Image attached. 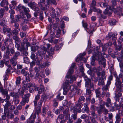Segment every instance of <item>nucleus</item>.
<instances>
[{
    "label": "nucleus",
    "instance_id": "f257e3e1",
    "mask_svg": "<svg viewBox=\"0 0 123 123\" xmlns=\"http://www.w3.org/2000/svg\"><path fill=\"white\" fill-rule=\"evenodd\" d=\"M76 79V77L73 76H71L70 78H68L65 81V82L63 84V88L64 90L63 94L64 95L67 94V92L69 88L72 91L74 89V87L73 86H69V83H72L74 81H75Z\"/></svg>",
    "mask_w": 123,
    "mask_h": 123
},
{
    "label": "nucleus",
    "instance_id": "f03ea898",
    "mask_svg": "<svg viewBox=\"0 0 123 123\" xmlns=\"http://www.w3.org/2000/svg\"><path fill=\"white\" fill-rule=\"evenodd\" d=\"M40 97V95L39 94H37L35 97L34 100L33 101L34 105L36 109L35 112L38 115L41 112V108L42 106L41 105L40 106L37 104V101L39 99Z\"/></svg>",
    "mask_w": 123,
    "mask_h": 123
},
{
    "label": "nucleus",
    "instance_id": "7ed1b4c3",
    "mask_svg": "<svg viewBox=\"0 0 123 123\" xmlns=\"http://www.w3.org/2000/svg\"><path fill=\"white\" fill-rule=\"evenodd\" d=\"M97 74L98 77L99 78L98 85H103L104 84V80L106 79V75L105 74V73L103 72L101 73L99 72H97Z\"/></svg>",
    "mask_w": 123,
    "mask_h": 123
},
{
    "label": "nucleus",
    "instance_id": "20e7f679",
    "mask_svg": "<svg viewBox=\"0 0 123 123\" xmlns=\"http://www.w3.org/2000/svg\"><path fill=\"white\" fill-rule=\"evenodd\" d=\"M22 85L23 86L25 87V88L26 87H28L30 88L31 87L34 88V89H37V90H38V89L39 88L36 86L35 84L33 83H29L27 84L26 82H23L22 83Z\"/></svg>",
    "mask_w": 123,
    "mask_h": 123
},
{
    "label": "nucleus",
    "instance_id": "39448f33",
    "mask_svg": "<svg viewBox=\"0 0 123 123\" xmlns=\"http://www.w3.org/2000/svg\"><path fill=\"white\" fill-rule=\"evenodd\" d=\"M40 48L43 51L38 50L37 53V55L41 57L40 59L41 60L43 57V55L44 54V51L46 50V48L43 45L41 46Z\"/></svg>",
    "mask_w": 123,
    "mask_h": 123
},
{
    "label": "nucleus",
    "instance_id": "423d86ee",
    "mask_svg": "<svg viewBox=\"0 0 123 123\" xmlns=\"http://www.w3.org/2000/svg\"><path fill=\"white\" fill-rule=\"evenodd\" d=\"M115 77L116 78L115 85L117 86V88L120 91H122L121 89L122 82L120 79L118 78L117 75H116H116H115Z\"/></svg>",
    "mask_w": 123,
    "mask_h": 123
},
{
    "label": "nucleus",
    "instance_id": "0eeeda50",
    "mask_svg": "<svg viewBox=\"0 0 123 123\" xmlns=\"http://www.w3.org/2000/svg\"><path fill=\"white\" fill-rule=\"evenodd\" d=\"M75 63H73L72 64L71 67L68 72V74L66 76L67 79H68V78H70L72 76H73H73H70V75L74 71L73 68L75 67Z\"/></svg>",
    "mask_w": 123,
    "mask_h": 123
},
{
    "label": "nucleus",
    "instance_id": "6e6552de",
    "mask_svg": "<svg viewBox=\"0 0 123 123\" xmlns=\"http://www.w3.org/2000/svg\"><path fill=\"white\" fill-rule=\"evenodd\" d=\"M16 35L15 36H13V39L15 40V42L16 43L15 47L17 49L19 48L20 45V42L19 40L18 37Z\"/></svg>",
    "mask_w": 123,
    "mask_h": 123
},
{
    "label": "nucleus",
    "instance_id": "1a4fd4ad",
    "mask_svg": "<svg viewBox=\"0 0 123 123\" xmlns=\"http://www.w3.org/2000/svg\"><path fill=\"white\" fill-rule=\"evenodd\" d=\"M102 55L101 57V58L99 56L98 57V61L99 64H101L103 65L104 68L105 67L106 65L105 63L106 60L103 57Z\"/></svg>",
    "mask_w": 123,
    "mask_h": 123
},
{
    "label": "nucleus",
    "instance_id": "9d476101",
    "mask_svg": "<svg viewBox=\"0 0 123 123\" xmlns=\"http://www.w3.org/2000/svg\"><path fill=\"white\" fill-rule=\"evenodd\" d=\"M47 98V95L45 94L42 95L41 97V99L39 101L38 103V105L40 106L42 105L43 101L44 100H46Z\"/></svg>",
    "mask_w": 123,
    "mask_h": 123
},
{
    "label": "nucleus",
    "instance_id": "9b49d317",
    "mask_svg": "<svg viewBox=\"0 0 123 123\" xmlns=\"http://www.w3.org/2000/svg\"><path fill=\"white\" fill-rule=\"evenodd\" d=\"M14 26L15 28L14 30L13 31V33L15 35H17L20 31V29L19 28V25L18 23H15Z\"/></svg>",
    "mask_w": 123,
    "mask_h": 123
},
{
    "label": "nucleus",
    "instance_id": "f8f14e48",
    "mask_svg": "<svg viewBox=\"0 0 123 123\" xmlns=\"http://www.w3.org/2000/svg\"><path fill=\"white\" fill-rule=\"evenodd\" d=\"M31 95L30 93H28L24 95V97H22L23 100L26 103H28L29 101V97Z\"/></svg>",
    "mask_w": 123,
    "mask_h": 123
},
{
    "label": "nucleus",
    "instance_id": "ddd939ff",
    "mask_svg": "<svg viewBox=\"0 0 123 123\" xmlns=\"http://www.w3.org/2000/svg\"><path fill=\"white\" fill-rule=\"evenodd\" d=\"M105 105V103L102 101H101L100 104V106L99 107V109L98 110V113H100L103 111V109L102 108L104 107V106Z\"/></svg>",
    "mask_w": 123,
    "mask_h": 123
},
{
    "label": "nucleus",
    "instance_id": "4468645a",
    "mask_svg": "<svg viewBox=\"0 0 123 123\" xmlns=\"http://www.w3.org/2000/svg\"><path fill=\"white\" fill-rule=\"evenodd\" d=\"M85 86L86 87L90 89L91 88H93L94 87V85L93 83H92L91 82L90 80H89V81L86 82Z\"/></svg>",
    "mask_w": 123,
    "mask_h": 123
},
{
    "label": "nucleus",
    "instance_id": "2eb2a0df",
    "mask_svg": "<svg viewBox=\"0 0 123 123\" xmlns=\"http://www.w3.org/2000/svg\"><path fill=\"white\" fill-rule=\"evenodd\" d=\"M9 42L10 44H11L12 45L13 42L12 39V38L9 39L8 38H7L5 39L3 45L6 46L8 44Z\"/></svg>",
    "mask_w": 123,
    "mask_h": 123
},
{
    "label": "nucleus",
    "instance_id": "dca6fc26",
    "mask_svg": "<svg viewBox=\"0 0 123 123\" xmlns=\"http://www.w3.org/2000/svg\"><path fill=\"white\" fill-rule=\"evenodd\" d=\"M96 107L94 105L91 106L90 110L92 111L91 114L93 116H96L97 115L95 114V111L96 109Z\"/></svg>",
    "mask_w": 123,
    "mask_h": 123
},
{
    "label": "nucleus",
    "instance_id": "f3484780",
    "mask_svg": "<svg viewBox=\"0 0 123 123\" xmlns=\"http://www.w3.org/2000/svg\"><path fill=\"white\" fill-rule=\"evenodd\" d=\"M18 59L13 57L10 60V62L12 64L13 66H15L16 65L17 62H16Z\"/></svg>",
    "mask_w": 123,
    "mask_h": 123
},
{
    "label": "nucleus",
    "instance_id": "a211bd4d",
    "mask_svg": "<svg viewBox=\"0 0 123 123\" xmlns=\"http://www.w3.org/2000/svg\"><path fill=\"white\" fill-rule=\"evenodd\" d=\"M29 6L33 10L34 9L35 7L37 6L36 3L34 2H31L28 3Z\"/></svg>",
    "mask_w": 123,
    "mask_h": 123
},
{
    "label": "nucleus",
    "instance_id": "6ab92c4d",
    "mask_svg": "<svg viewBox=\"0 0 123 123\" xmlns=\"http://www.w3.org/2000/svg\"><path fill=\"white\" fill-rule=\"evenodd\" d=\"M24 7L21 5H19L16 7V9L18 11H19L20 13H22L23 11Z\"/></svg>",
    "mask_w": 123,
    "mask_h": 123
},
{
    "label": "nucleus",
    "instance_id": "aec40b11",
    "mask_svg": "<svg viewBox=\"0 0 123 123\" xmlns=\"http://www.w3.org/2000/svg\"><path fill=\"white\" fill-rule=\"evenodd\" d=\"M45 0H40V2L38 4V6L41 7V9L44 10V8L43 7V4H44V2Z\"/></svg>",
    "mask_w": 123,
    "mask_h": 123
},
{
    "label": "nucleus",
    "instance_id": "412c9836",
    "mask_svg": "<svg viewBox=\"0 0 123 123\" xmlns=\"http://www.w3.org/2000/svg\"><path fill=\"white\" fill-rule=\"evenodd\" d=\"M6 47L7 48V50H6V53L7 56H5L4 57V59H9V57L8 56L10 54V51H9V46H7Z\"/></svg>",
    "mask_w": 123,
    "mask_h": 123
},
{
    "label": "nucleus",
    "instance_id": "4be33fe9",
    "mask_svg": "<svg viewBox=\"0 0 123 123\" xmlns=\"http://www.w3.org/2000/svg\"><path fill=\"white\" fill-rule=\"evenodd\" d=\"M8 4V2L6 0H3L0 3V6L2 7H4L6 5L7 6Z\"/></svg>",
    "mask_w": 123,
    "mask_h": 123
},
{
    "label": "nucleus",
    "instance_id": "5701e85b",
    "mask_svg": "<svg viewBox=\"0 0 123 123\" xmlns=\"http://www.w3.org/2000/svg\"><path fill=\"white\" fill-rule=\"evenodd\" d=\"M102 90L103 91V92H102V95L104 97L105 95V92L107 91L108 90V86H104L102 88Z\"/></svg>",
    "mask_w": 123,
    "mask_h": 123
},
{
    "label": "nucleus",
    "instance_id": "b1692460",
    "mask_svg": "<svg viewBox=\"0 0 123 123\" xmlns=\"http://www.w3.org/2000/svg\"><path fill=\"white\" fill-rule=\"evenodd\" d=\"M86 55L85 53H84L83 54H81L80 55L79 57H78L76 59V62H78L79 60H82V58L83 57L84 55Z\"/></svg>",
    "mask_w": 123,
    "mask_h": 123
},
{
    "label": "nucleus",
    "instance_id": "393cba45",
    "mask_svg": "<svg viewBox=\"0 0 123 123\" xmlns=\"http://www.w3.org/2000/svg\"><path fill=\"white\" fill-rule=\"evenodd\" d=\"M118 60L119 61H120V67L121 68H123V55L122 56L121 59H118Z\"/></svg>",
    "mask_w": 123,
    "mask_h": 123
},
{
    "label": "nucleus",
    "instance_id": "a878e982",
    "mask_svg": "<svg viewBox=\"0 0 123 123\" xmlns=\"http://www.w3.org/2000/svg\"><path fill=\"white\" fill-rule=\"evenodd\" d=\"M96 1L94 0H93L91 4L90 5L91 9L92 10L94 8H95V6H96Z\"/></svg>",
    "mask_w": 123,
    "mask_h": 123
},
{
    "label": "nucleus",
    "instance_id": "bb28decb",
    "mask_svg": "<svg viewBox=\"0 0 123 123\" xmlns=\"http://www.w3.org/2000/svg\"><path fill=\"white\" fill-rule=\"evenodd\" d=\"M51 3L53 4L56 5L57 3L55 0H48L47 1V3L48 5H49Z\"/></svg>",
    "mask_w": 123,
    "mask_h": 123
},
{
    "label": "nucleus",
    "instance_id": "cd10ccee",
    "mask_svg": "<svg viewBox=\"0 0 123 123\" xmlns=\"http://www.w3.org/2000/svg\"><path fill=\"white\" fill-rule=\"evenodd\" d=\"M6 20L5 18H3L1 19V22L0 23V25L1 26L4 27L6 23Z\"/></svg>",
    "mask_w": 123,
    "mask_h": 123
},
{
    "label": "nucleus",
    "instance_id": "c85d7f7f",
    "mask_svg": "<svg viewBox=\"0 0 123 123\" xmlns=\"http://www.w3.org/2000/svg\"><path fill=\"white\" fill-rule=\"evenodd\" d=\"M111 103V99L109 98H108L107 100V102L105 103V104L108 107H110L109 105H110Z\"/></svg>",
    "mask_w": 123,
    "mask_h": 123
},
{
    "label": "nucleus",
    "instance_id": "c756f323",
    "mask_svg": "<svg viewBox=\"0 0 123 123\" xmlns=\"http://www.w3.org/2000/svg\"><path fill=\"white\" fill-rule=\"evenodd\" d=\"M47 111V108L45 107H43L42 111V115L43 116H44L45 115Z\"/></svg>",
    "mask_w": 123,
    "mask_h": 123
},
{
    "label": "nucleus",
    "instance_id": "7c9ffc66",
    "mask_svg": "<svg viewBox=\"0 0 123 123\" xmlns=\"http://www.w3.org/2000/svg\"><path fill=\"white\" fill-rule=\"evenodd\" d=\"M12 31L10 29H7V32L6 34L7 36L9 37H11L12 35Z\"/></svg>",
    "mask_w": 123,
    "mask_h": 123
},
{
    "label": "nucleus",
    "instance_id": "2f4dec72",
    "mask_svg": "<svg viewBox=\"0 0 123 123\" xmlns=\"http://www.w3.org/2000/svg\"><path fill=\"white\" fill-rule=\"evenodd\" d=\"M38 48L39 47L38 46H33L31 47V50L33 52H35Z\"/></svg>",
    "mask_w": 123,
    "mask_h": 123
},
{
    "label": "nucleus",
    "instance_id": "473e14b6",
    "mask_svg": "<svg viewBox=\"0 0 123 123\" xmlns=\"http://www.w3.org/2000/svg\"><path fill=\"white\" fill-rule=\"evenodd\" d=\"M93 11L97 12L99 14H101L102 13V11L99 9H96L95 7L92 9Z\"/></svg>",
    "mask_w": 123,
    "mask_h": 123
},
{
    "label": "nucleus",
    "instance_id": "72a5a7b5",
    "mask_svg": "<svg viewBox=\"0 0 123 123\" xmlns=\"http://www.w3.org/2000/svg\"><path fill=\"white\" fill-rule=\"evenodd\" d=\"M95 91L97 97L99 98L100 97V89L98 88V89H96Z\"/></svg>",
    "mask_w": 123,
    "mask_h": 123
},
{
    "label": "nucleus",
    "instance_id": "f704fd0d",
    "mask_svg": "<svg viewBox=\"0 0 123 123\" xmlns=\"http://www.w3.org/2000/svg\"><path fill=\"white\" fill-rule=\"evenodd\" d=\"M71 118L74 120H75L77 119V113H75L72 114L71 116Z\"/></svg>",
    "mask_w": 123,
    "mask_h": 123
},
{
    "label": "nucleus",
    "instance_id": "c9c22d12",
    "mask_svg": "<svg viewBox=\"0 0 123 123\" xmlns=\"http://www.w3.org/2000/svg\"><path fill=\"white\" fill-rule=\"evenodd\" d=\"M21 80V78L20 76L18 77L16 79V83L17 85L19 84L20 83V81Z\"/></svg>",
    "mask_w": 123,
    "mask_h": 123
},
{
    "label": "nucleus",
    "instance_id": "e433bc0d",
    "mask_svg": "<svg viewBox=\"0 0 123 123\" xmlns=\"http://www.w3.org/2000/svg\"><path fill=\"white\" fill-rule=\"evenodd\" d=\"M82 24L83 26L85 28L86 30L87 31V30L88 29L87 27L88 26V25L86 23H84V21L83 20L82 21Z\"/></svg>",
    "mask_w": 123,
    "mask_h": 123
},
{
    "label": "nucleus",
    "instance_id": "4c0bfd02",
    "mask_svg": "<svg viewBox=\"0 0 123 123\" xmlns=\"http://www.w3.org/2000/svg\"><path fill=\"white\" fill-rule=\"evenodd\" d=\"M82 75L85 79V80L86 81V82L89 81V80H90L87 78V76L85 75L84 73L82 74Z\"/></svg>",
    "mask_w": 123,
    "mask_h": 123
},
{
    "label": "nucleus",
    "instance_id": "58836bf2",
    "mask_svg": "<svg viewBox=\"0 0 123 123\" xmlns=\"http://www.w3.org/2000/svg\"><path fill=\"white\" fill-rule=\"evenodd\" d=\"M40 88H41V91H38V93L39 94L41 93V92H44V88L43 86L41 84L40 85ZM39 89V88L38 89V90Z\"/></svg>",
    "mask_w": 123,
    "mask_h": 123
},
{
    "label": "nucleus",
    "instance_id": "ea45409f",
    "mask_svg": "<svg viewBox=\"0 0 123 123\" xmlns=\"http://www.w3.org/2000/svg\"><path fill=\"white\" fill-rule=\"evenodd\" d=\"M82 112L83 113L86 112L87 113H88L89 112V108L85 107L83 108L82 109Z\"/></svg>",
    "mask_w": 123,
    "mask_h": 123
},
{
    "label": "nucleus",
    "instance_id": "a19ab883",
    "mask_svg": "<svg viewBox=\"0 0 123 123\" xmlns=\"http://www.w3.org/2000/svg\"><path fill=\"white\" fill-rule=\"evenodd\" d=\"M78 65H79V66H80V71L82 73H84V68H83V67H82V63H81V64H80V65H79V64H78Z\"/></svg>",
    "mask_w": 123,
    "mask_h": 123
},
{
    "label": "nucleus",
    "instance_id": "79ce46f5",
    "mask_svg": "<svg viewBox=\"0 0 123 123\" xmlns=\"http://www.w3.org/2000/svg\"><path fill=\"white\" fill-rule=\"evenodd\" d=\"M25 88L24 86L22 87L21 91L19 92L20 95L21 96H22L23 95L25 92Z\"/></svg>",
    "mask_w": 123,
    "mask_h": 123
},
{
    "label": "nucleus",
    "instance_id": "37998d69",
    "mask_svg": "<svg viewBox=\"0 0 123 123\" xmlns=\"http://www.w3.org/2000/svg\"><path fill=\"white\" fill-rule=\"evenodd\" d=\"M20 55V52H16L14 53V54L13 55V57L15 58H16L17 59H18V56H19Z\"/></svg>",
    "mask_w": 123,
    "mask_h": 123
},
{
    "label": "nucleus",
    "instance_id": "c03bdc74",
    "mask_svg": "<svg viewBox=\"0 0 123 123\" xmlns=\"http://www.w3.org/2000/svg\"><path fill=\"white\" fill-rule=\"evenodd\" d=\"M5 61H6L5 59H4L0 61V67L2 68L4 66V64Z\"/></svg>",
    "mask_w": 123,
    "mask_h": 123
},
{
    "label": "nucleus",
    "instance_id": "a18cd8bd",
    "mask_svg": "<svg viewBox=\"0 0 123 123\" xmlns=\"http://www.w3.org/2000/svg\"><path fill=\"white\" fill-rule=\"evenodd\" d=\"M15 18L16 21L18 22L19 21H20V20L21 18V16L20 15H17L15 16Z\"/></svg>",
    "mask_w": 123,
    "mask_h": 123
},
{
    "label": "nucleus",
    "instance_id": "49530a36",
    "mask_svg": "<svg viewBox=\"0 0 123 123\" xmlns=\"http://www.w3.org/2000/svg\"><path fill=\"white\" fill-rule=\"evenodd\" d=\"M102 108L103 109V112L105 114H107L108 112V110L106 109L104 106V107H102Z\"/></svg>",
    "mask_w": 123,
    "mask_h": 123
},
{
    "label": "nucleus",
    "instance_id": "de8ad7c7",
    "mask_svg": "<svg viewBox=\"0 0 123 123\" xmlns=\"http://www.w3.org/2000/svg\"><path fill=\"white\" fill-rule=\"evenodd\" d=\"M8 66V68L7 69L6 72V73L7 74L9 73L11 70L12 69V68L11 65H9Z\"/></svg>",
    "mask_w": 123,
    "mask_h": 123
},
{
    "label": "nucleus",
    "instance_id": "09e8293b",
    "mask_svg": "<svg viewBox=\"0 0 123 123\" xmlns=\"http://www.w3.org/2000/svg\"><path fill=\"white\" fill-rule=\"evenodd\" d=\"M82 104L80 102H79L78 101V103L77 104L76 106L78 108H81L82 106Z\"/></svg>",
    "mask_w": 123,
    "mask_h": 123
},
{
    "label": "nucleus",
    "instance_id": "8fccbe9b",
    "mask_svg": "<svg viewBox=\"0 0 123 123\" xmlns=\"http://www.w3.org/2000/svg\"><path fill=\"white\" fill-rule=\"evenodd\" d=\"M116 20L115 19H112L110 22L109 23L111 25H114L115 24Z\"/></svg>",
    "mask_w": 123,
    "mask_h": 123
},
{
    "label": "nucleus",
    "instance_id": "3c124183",
    "mask_svg": "<svg viewBox=\"0 0 123 123\" xmlns=\"http://www.w3.org/2000/svg\"><path fill=\"white\" fill-rule=\"evenodd\" d=\"M5 96H6V98L5 99V101L8 103L9 102L8 100L10 98V96L8 94Z\"/></svg>",
    "mask_w": 123,
    "mask_h": 123
},
{
    "label": "nucleus",
    "instance_id": "603ef678",
    "mask_svg": "<svg viewBox=\"0 0 123 123\" xmlns=\"http://www.w3.org/2000/svg\"><path fill=\"white\" fill-rule=\"evenodd\" d=\"M1 93L2 95H6L8 94V91L6 90H4L1 92Z\"/></svg>",
    "mask_w": 123,
    "mask_h": 123
},
{
    "label": "nucleus",
    "instance_id": "864d4df0",
    "mask_svg": "<svg viewBox=\"0 0 123 123\" xmlns=\"http://www.w3.org/2000/svg\"><path fill=\"white\" fill-rule=\"evenodd\" d=\"M20 35L21 37H26L27 36V35L26 33H24L22 32H20Z\"/></svg>",
    "mask_w": 123,
    "mask_h": 123
},
{
    "label": "nucleus",
    "instance_id": "5fc2aeb1",
    "mask_svg": "<svg viewBox=\"0 0 123 123\" xmlns=\"http://www.w3.org/2000/svg\"><path fill=\"white\" fill-rule=\"evenodd\" d=\"M116 120L120 121L121 120V118L120 117V116L119 114H117L116 116Z\"/></svg>",
    "mask_w": 123,
    "mask_h": 123
},
{
    "label": "nucleus",
    "instance_id": "6e6d98bb",
    "mask_svg": "<svg viewBox=\"0 0 123 123\" xmlns=\"http://www.w3.org/2000/svg\"><path fill=\"white\" fill-rule=\"evenodd\" d=\"M85 99V98L83 96H81L80 97L78 101L81 102V101H84Z\"/></svg>",
    "mask_w": 123,
    "mask_h": 123
},
{
    "label": "nucleus",
    "instance_id": "4d7b16f0",
    "mask_svg": "<svg viewBox=\"0 0 123 123\" xmlns=\"http://www.w3.org/2000/svg\"><path fill=\"white\" fill-rule=\"evenodd\" d=\"M23 11L26 13L29 12H30L29 9L28 8H26L24 7Z\"/></svg>",
    "mask_w": 123,
    "mask_h": 123
},
{
    "label": "nucleus",
    "instance_id": "13d9d810",
    "mask_svg": "<svg viewBox=\"0 0 123 123\" xmlns=\"http://www.w3.org/2000/svg\"><path fill=\"white\" fill-rule=\"evenodd\" d=\"M113 117V115L112 113H108V118L111 120H112Z\"/></svg>",
    "mask_w": 123,
    "mask_h": 123
},
{
    "label": "nucleus",
    "instance_id": "bf43d9fd",
    "mask_svg": "<svg viewBox=\"0 0 123 123\" xmlns=\"http://www.w3.org/2000/svg\"><path fill=\"white\" fill-rule=\"evenodd\" d=\"M53 102V106H54L55 107H56L58 105V103L55 100H54Z\"/></svg>",
    "mask_w": 123,
    "mask_h": 123
},
{
    "label": "nucleus",
    "instance_id": "052dcab7",
    "mask_svg": "<svg viewBox=\"0 0 123 123\" xmlns=\"http://www.w3.org/2000/svg\"><path fill=\"white\" fill-rule=\"evenodd\" d=\"M86 93L88 95H90L91 93V91L90 89L87 88L86 89Z\"/></svg>",
    "mask_w": 123,
    "mask_h": 123
},
{
    "label": "nucleus",
    "instance_id": "680f3d73",
    "mask_svg": "<svg viewBox=\"0 0 123 123\" xmlns=\"http://www.w3.org/2000/svg\"><path fill=\"white\" fill-rule=\"evenodd\" d=\"M19 120V118L17 117H15L14 118L13 120L15 123H17Z\"/></svg>",
    "mask_w": 123,
    "mask_h": 123
},
{
    "label": "nucleus",
    "instance_id": "e2e57ef3",
    "mask_svg": "<svg viewBox=\"0 0 123 123\" xmlns=\"http://www.w3.org/2000/svg\"><path fill=\"white\" fill-rule=\"evenodd\" d=\"M19 100L18 99H16L14 100V103L15 105L18 104L19 102Z\"/></svg>",
    "mask_w": 123,
    "mask_h": 123
},
{
    "label": "nucleus",
    "instance_id": "0e129e2a",
    "mask_svg": "<svg viewBox=\"0 0 123 123\" xmlns=\"http://www.w3.org/2000/svg\"><path fill=\"white\" fill-rule=\"evenodd\" d=\"M14 98L16 99H18L19 97V95L18 94V93H16L15 94Z\"/></svg>",
    "mask_w": 123,
    "mask_h": 123
},
{
    "label": "nucleus",
    "instance_id": "69168bd1",
    "mask_svg": "<svg viewBox=\"0 0 123 123\" xmlns=\"http://www.w3.org/2000/svg\"><path fill=\"white\" fill-rule=\"evenodd\" d=\"M23 22L24 24H26L28 22V20L27 19H23Z\"/></svg>",
    "mask_w": 123,
    "mask_h": 123
},
{
    "label": "nucleus",
    "instance_id": "338daca9",
    "mask_svg": "<svg viewBox=\"0 0 123 123\" xmlns=\"http://www.w3.org/2000/svg\"><path fill=\"white\" fill-rule=\"evenodd\" d=\"M15 108V107L13 105H11L10 106L9 109L12 110H14Z\"/></svg>",
    "mask_w": 123,
    "mask_h": 123
},
{
    "label": "nucleus",
    "instance_id": "774afa93",
    "mask_svg": "<svg viewBox=\"0 0 123 123\" xmlns=\"http://www.w3.org/2000/svg\"><path fill=\"white\" fill-rule=\"evenodd\" d=\"M63 113L64 116L69 114V111L68 110H65L63 112Z\"/></svg>",
    "mask_w": 123,
    "mask_h": 123
}]
</instances>
